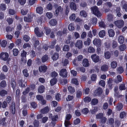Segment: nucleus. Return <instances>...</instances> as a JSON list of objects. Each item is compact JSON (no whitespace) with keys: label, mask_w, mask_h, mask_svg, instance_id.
Instances as JSON below:
<instances>
[{"label":"nucleus","mask_w":127,"mask_h":127,"mask_svg":"<svg viewBox=\"0 0 127 127\" xmlns=\"http://www.w3.org/2000/svg\"><path fill=\"white\" fill-rule=\"evenodd\" d=\"M98 35L100 37L102 38L105 35V31L104 30H102L100 31Z\"/></svg>","instance_id":"35"},{"label":"nucleus","mask_w":127,"mask_h":127,"mask_svg":"<svg viewBox=\"0 0 127 127\" xmlns=\"http://www.w3.org/2000/svg\"><path fill=\"white\" fill-rule=\"evenodd\" d=\"M88 52L89 53H93L95 51V49L93 47L90 46L88 49Z\"/></svg>","instance_id":"42"},{"label":"nucleus","mask_w":127,"mask_h":127,"mask_svg":"<svg viewBox=\"0 0 127 127\" xmlns=\"http://www.w3.org/2000/svg\"><path fill=\"white\" fill-rule=\"evenodd\" d=\"M111 67L113 68H115L117 65V63L115 61H113L111 64Z\"/></svg>","instance_id":"40"},{"label":"nucleus","mask_w":127,"mask_h":127,"mask_svg":"<svg viewBox=\"0 0 127 127\" xmlns=\"http://www.w3.org/2000/svg\"><path fill=\"white\" fill-rule=\"evenodd\" d=\"M101 69L102 71H108V66L106 64H103L101 67Z\"/></svg>","instance_id":"27"},{"label":"nucleus","mask_w":127,"mask_h":127,"mask_svg":"<svg viewBox=\"0 0 127 127\" xmlns=\"http://www.w3.org/2000/svg\"><path fill=\"white\" fill-rule=\"evenodd\" d=\"M59 57V54L57 52H55L53 55L52 57V58L53 60L56 61L58 59Z\"/></svg>","instance_id":"21"},{"label":"nucleus","mask_w":127,"mask_h":127,"mask_svg":"<svg viewBox=\"0 0 127 127\" xmlns=\"http://www.w3.org/2000/svg\"><path fill=\"white\" fill-rule=\"evenodd\" d=\"M6 9V6L5 4H1L0 5V9L2 10H4Z\"/></svg>","instance_id":"54"},{"label":"nucleus","mask_w":127,"mask_h":127,"mask_svg":"<svg viewBox=\"0 0 127 127\" xmlns=\"http://www.w3.org/2000/svg\"><path fill=\"white\" fill-rule=\"evenodd\" d=\"M43 8L41 6H38L36 7V11L37 13L41 14L43 13Z\"/></svg>","instance_id":"25"},{"label":"nucleus","mask_w":127,"mask_h":127,"mask_svg":"<svg viewBox=\"0 0 127 127\" xmlns=\"http://www.w3.org/2000/svg\"><path fill=\"white\" fill-rule=\"evenodd\" d=\"M72 39V36L70 35H68L67 39L65 41V43L67 44H70Z\"/></svg>","instance_id":"39"},{"label":"nucleus","mask_w":127,"mask_h":127,"mask_svg":"<svg viewBox=\"0 0 127 127\" xmlns=\"http://www.w3.org/2000/svg\"><path fill=\"white\" fill-rule=\"evenodd\" d=\"M28 17L25 16L24 17V19L25 22H31L33 18V16L31 14H28Z\"/></svg>","instance_id":"11"},{"label":"nucleus","mask_w":127,"mask_h":127,"mask_svg":"<svg viewBox=\"0 0 127 127\" xmlns=\"http://www.w3.org/2000/svg\"><path fill=\"white\" fill-rule=\"evenodd\" d=\"M62 11L61 7L60 6L58 7L57 8L55 12V14L56 16H57L58 15L59 13L60 12H61Z\"/></svg>","instance_id":"30"},{"label":"nucleus","mask_w":127,"mask_h":127,"mask_svg":"<svg viewBox=\"0 0 127 127\" xmlns=\"http://www.w3.org/2000/svg\"><path fill=\"white\" fill-rule=\"evenodd\" d=\"M98 111L97 108V107H95L93 109L91 110L90 112L92 114H95V113Z\"/></svg>","instance_id":"41"},{"label":"nucleus","mask_w":127,"mask_h":127,"mask_svg":"<svg viewBox=\"0 0 127 127\" xmlns=\"http://www.w3.org/2000/svg\"><path fill=\"white\" fill-rule=\"evenodd\" d=\"M30 90V87H27L25 90L23 91L22 93L24 95H26L27 94H28Z\"/></svg>","instance_id":"50"},{"label":"nucleus","mask_w":127,"mask_h":127,"mask_svg":"<svg viewBox=\"0 0 127 127\" xmlns=\"http://www.w3.org/2000/svg\"><path fill=\"white\" fill-rule=\"evenodd\" d=\"M108 33L109 36L110 37H113L115 35V32L114 30L112 29H110L108 31Z\"/></svg>","instance_id":"24"},{"label":"nucleus","mask_w":127,"mask_h":127,"mask_svg":"<svg viewBox=\"0 0 127 127\" xmlns=\"http://www.w3.org/2000/svg\"><path fill=\"white\" fill-rule=\"evenodd\" d=\"M82 95V93L81 91L80 90L77 91L76 93V97L78 98H80Z\"/></svg>","instance_id":"52"},{"label":"nucleus","mask_w":127,"mask_h":127,"mask_svg":"<svg viewBox=\"0 0 127 127\" xmlns=\"http://www.w3.org/2000/svg\"><path fill=\"white\" fill-rule=\"evenodd\" d=\"M6 21L8 24L9 25L12 24L13 22V20L12 18L9 17L7 18Z\"/></svg>","instance_id":"58"},{"label":"nucleus","mask_w":127,"mask_h":127,"mask_svg":"<svg viewBox=\"0 0 127 127\" xmlns=\"http://www.w3.org/2000/svg\"><path fill=\"white\" fill-rule=\"evenodd\" d=\"M49 111V108L48 106H46L41 110V112L43 114L47 113Z\"/></svg>","instance_id":"19"},{"label":"nucleus","mask_w":127,"mask_h":127,"mask_svg":"<svg viewBox=\"0 0 127 127\" xmlns=\"http://www.w3.org/2000/svg\"><path fill=\"white\" fill-rule=\"evenodd\" d=\"M7 94V92L4 89L0 91V95L2 97L4 96Z\"/></svg>","instance_id":"29"},{"label":"nucleus","mask_w":127,"mask_h":127,"mask_svg":"<svg viewBox=\"0 0 127 127\" xmlns=\"http://www.w3.org/2000/svg\"><path fill=\"white\" fill-rule=\"evenodd\" d=\"M28 72V70L27 68H25L23 70L22 72L23 75L26 77L27 78L29 76V74Z\"/></svg>","instance_id":"32"},{"label":"nucleus","mask_w":127,"mask_h":127,"mask_svg":"<svg viewBox=\"0 0 127 127\" xmlns=\"http://www.w3.org/2000/svg\"><path fill=\"white\" fill-rule=\"evenodd\" d=\"M18 83L19 86L21 88H24L27 85V81H25V80L22 79H19L18 81Z\"/></svg>","instance_id":"3"},{"label":"nucleus","mask_w":127,"mask_h":127,"mask_svg":"<svg viewBox=\"0 0 127 127\" xmlns=\"http://www.w3.org/2000/svg\"><path fill=\"white\" fill-rule=\"evenodd\" d=\"M20 90L19 89L17 90L16 93L15 95V98L16 99L19 100L20 97Z\"/></svg>","instance_id":"34"},{"label":"nucleus","mask_w":127,"mask_h":127,"mask_svg":"<svg viewBox=\"0 0 127 127\" xmlns=\"http://www.w3.org/2000/svg\"><path fill=\"white\" fill-rule=\"evenodd\" d=\"M126 48V46L125 44H123L120 46L119 49L121 51H124Z\"/></svg>","instance_id":"51"},{"label":"nucleus","mask_w":127,"mask_h":127,"mask_svg":"<svg viewBox=\"0 0 127 127\" xmlns=\"http://www.w3.org/2000/svg\"><path fill=\"white\" fill-rule=\"evenodd\" d=\"M49 58L48 56L47 55H45L43 56L41 58L42 61V63H44L48 60Z\"/></svg>","instance_id":"28"},{"label":"nucleus","mask_w":127,"mask_h":127,"mask_svg":"<svg viewBox=\"0 0 127 127\" xmlns=\"http://www.w3.org/2000/svg\"><path fill=\"white\" fill-rule=\"evenodd\" d=\"M70 7L71 10L76 11L77 9V7L76 3L73 2H70Z\"/></svg>","instance_id":"15"},{"label":"nucleus","mask_w":127,"mask_h":127,"mask_svg":"<svg viewBox=\"0 0 127 127\" xmlns=\"http://www.w3.org/2000/svg\"><path fill=\"white\" fill-rule=\"evenodd\" d=\"M80 15L83 16V17H86L87 16L86 12L84 10H82L80 11Z\"/></svg>","instance_id":"60"},{"label":"nucleus","mask_w":127,"mask_h":127,"mask_svg":"<svg viewBox=\"0 0 127 127\" xmlns=\"http://www.w3.org/2000/svg\"><path fill=\"white\" fill-rule=\"evenodd\" d=\"M93 43L96 47H100L102 45L101 40L99 39H95L93 41Z\"/></svg>","instance_id":"7"},{"label":"nucleus","mask_w":127,"mask_h":127,"mask_svg":"<svg viewBox=\"0 0 127 127\" xmlns=\"http://www.w3.org/2000/svg\"><path fill=\"white\" fill-rule=\"evenodd\" d=\"M82 64L83 66L85 67H87L89 66L88 60L87 59H84L83 61Z\"/></svg>","instance_id":"16"},{"label":"nucleus","mask_w":127,"mask_h":127,"mask_svg":"<svg viewBox=\"0 0 127 127\" xmlns=\"http://www.w3.org/2000/svg\"><path fill=\"white\" fill-rule=\"evenodd\" d=\"M34 41L33 46L34 48L35 49L39 44V41L38 40L35 39V40H34Z\"/></svg>","instance_id":"59"},{"label":"nucleus","mask_w":127,"mask_h":127,"mask_svg":"<svg viewBox=\"0 0 127 127\" xmlns=\"http://www.w3.org/2000/svg\"><path fill=\"white\" fill-rule=\"evenodd\" d=\"M98 100L97 99L95 98H94L92 99L91 103L93 105H95L98 103Z\"/></svg>","instance_id":"49"},{"label":"nucleus","mask_w":127,"mask_h":127,"mask_svg":"<svg viewBox=\"0 0 127 127\" xmlns=\"http://www.w3.org/2000/svg\"><path fill=\"white\" fill-rule=\"evenodd\" d=\"M99 26L101 28H104L106 25L105 23L103 21H101L99 23Z\"/></svg>","instance_id":"64"},{"label":"nucleus","mask_w":127,"mask_h":127,"mask_svg":"<svg viewBox=\"0 0 127 127\" xmlns=\"http://www.w3.org/2000/svg\"><path fill=\"white\" fill-rule=\"evenodd\" d=\"M47 69V66L45 65H41L38 68L39 71L40 73H45L46 72Z\"/></svg>","instance_id":"9"},{"label":"nucleus","mask_w":127,"mask_h":127,"mask_svg":"<svg viewBox=\"0 0 127 127\" xmlns=\"http://www.w3.org/2000/svg\"><path fill=\"white\" fill-rule=\"evenodd\" d=\"M6 101L8 104H10V103L11 104L12 101H13L11 97L10 96H8L7 97L6 99Z\"/></svg>","instance_id":"22"},{"label":"nucleus","mask_w":127,"mask_h":127,"mask_svg":"<svg viewBox=\"0 0 127 127\" xmlns=\"http://www.w3.org/2000/svg\"><path fill=\"white\" fill-rule=\"evenodd\" d=\"M45 31V33L46 35L49 34L51 32V29L48 27H45L44 28Z\"/></svg>","instance_id":"37"},{"label":"nucleus","mask_w":127,"mask_h":127,"mask_svg":"<svg viewBox=\"0 0 127 127\" xmlns=\"http://www.w3.org/2000/svg\"><path fill=\"white\" fill-rule=\"evenodd\" d=\"M13 55L14 56H17L19 53V51L18 49L16 48L14 49L13 50Z\"/></svg>","instance_id":"46"},{"label":"nucleus","mask_w":127,"mask_h":127,"mask_svg":"<svg viewBox=\"0 0 127 127\" xmlns=\"http://www.w3.org/2000/svg\"><path fill=\"white\" fill-rule=\"evenodd\" d=\"M6 86V83L5 81L3 80L0 83V86L1 87L4 88Z\"/></svg>","instance_id":"48"},{"label":"nucleus","mask_w":127,"mask_h":127,"mask_svg":"<svg viewBox=\"0 0 127 127\" xmlns=\"http://www.w3.org/2000/svg\"><path fill=\"white\" fill-rule=\"evenodd\" d=\"M57 81V79L56 78H53L51 79L50 81V83L51 86H52L56 84Z\"/></svg>","instance_id":"20"},{"label":"nucleus","mask_w":127,"mask_h":127,"mask_svg":"<svg viewBox=\"0 0 127 127\" xmlns=\"http://www.w3.org/2000/svg\"><path fill=\"white\" fill-rule=\"evenodd\" d=\"M91 57L93 61L95 63L98 62L99 61V56L97 55L96 54L92 55Z\"/></svg>","instance_id":"10"},{"label":"nucleus","mask_w":127,"mask_h":127,"mask_svg":"<svg viewBox=\"0 0 127 127\" xmlns=\"http://www.w3.org/2000/svg\"><path fill=\"white\" fill-rule=\"evenodd\" d=\"M117 72L120 74H121L124 71V69L123 67L122 66L119 67L117 69Z\"/></svg>","instance_id":"33"},{"label":"nucleus","mask_w":127,"mask_h":127,"mask_svg":"<svg viewBox=\"0 0 127 127\" xmlns=\"http://www.w3.org/2000/svg\"><path fill=\"white\" fill-rule=\"evenodd\" d=\"M104 114L103 113H100L96 115V118L97 119H101L103 117Z\"/></svg>","instance_id":"47"},{"label":"nucleus","mask_w":127,"mask_h":127,"mask_svg":"<svg viewBox=\"0 0 127 127\" xmlns=\"http://www.w3.org/2000/svg\"><path fill=\"white\" fill-rule=\"evenodd\" d=\"M39 121H38L36 120H35L33 123L34 127H39Z\"/></svg>","instance_id":"43"},{"label":"nucleus","mask_w":127,"mask_h":127,"mask_svg":"<svg viewBox=\"0 0 127 127\" xmlns=\"http://www.w3.org/2000/svg\"><path fill=\"white\" fill-rule=\"evenodd\" d=\"M62 85H64L67 84V79H63L60 81Z\"/></svg>","instance_id":"63"},{"label":"nucleus","mask_w":127,"mask_h":127,"mask_svg":"<svg viewBox=\"0 0 127 127\" xmlns=\"http://www.w3.org/2000/svg\"><path fill=\"white\" fill-rule=\"evenodd\" d=\"M102 89L101 88L99 87L97 90L96 95H100L102 94Z\"/></svg>","instance_id":"55"},{"label":"nucleus","mask_w":127,"mask_h":127,"mask_svg":"<svg viewBox=\"0 0 127 127\" xmlns=\"http://www.w3.org/2000/svg\"><path fill=\"white\" fill-rule=\"evenodd\" d=\"M9 57L8 54L7 53L1 52L0 54V59L4 61L7 60Z\"/></svg>","instance_id":"4"},{"label":"nucleus","mask_w":127,"mask_h":127,"mask_svg":"<svg viewBox=\"0 0 127 127\" xmlns=\"http://www.w3.org/2000/svg\"><path fill=\"white\" fill-rule=\"evenodd\" d=\"M91 80L92 81H95L97 79V75L96 74H93L91 77Z\"/></svg>","instance_id":"44"},{"label":"nucleus","mask_w":127,"mask_h":127,"mask_svg":"<svg viewBox=\"0 0 127 127\" xmlns=\"http://www.w3.org/2000/svg\"><path fill=\"white\" fill-rule=\"evenodd\" d=\"M91 10L93 14L97 17H100L101 16V14L100 13L98 8L96 6L92 7L91 8Z\"/></svg>","instance_id":"1"},{"label":"nucleus","mask_w":127,"mask_h":127,"mask_svg":"<svg viewBox=\"0 0 127 127\" xmlns=\"http://www.w3.org/2000/svg\"><path fill=\"white\" fill-rule=\"evenodd\" d=\"M45 88L43 85H42L40 86L38 89V91L39 93H42L44 92Z\"/></svg>","instance_id":"26"},{"label":"nucleus","mask_w":127,"mask_h":127,"mask_svg":"<svg viewBox=\"0 0 127 127\" xmlns=\"http://www.w3.org/2000/svg\"><path fill=\"white\" fill-rule=\"evenodd\" d=\"M104 56L106 59H109L111 57V53L109 51H107L104 52Z\"/></svg>","instance_id":"18"},{"label":"nucleus","mask_w":127,"mask_h":127,"mask_svg":"<svg viewBox=\"0 0 127 127\" xmlns=\"http://www.w3.org/2000/svg\"><path fill=\"white\" fill-rule=\"evenodd\" d=\"M75 46L79 49H80L82 48L83 44L81 40H78L75 44Z\"/></svg>","instance_id":"12"},{"label":"nucleus","mask_w":127,"mask_h":127,"mask_svg":"<svg viewBox=\"0 0 127 127\" xmlns=\"http://www.w3.org/2000/svg\"><path fill=\"white\" fill-rule=\"evenodd\" d=\"M119 90L121 91L125 90L126 89L125 84H120L119 87Z\"/></svg>","instance_id":"45"},{"label":"nucleus","mask_w":127,"mask_h":127,"mask_svg":"<svg viewBox=\"0 0 127 127\" xmlns=\"http://www.w3.org/2000/svg\"><path fill=\"white\" fill-rule=\"evenodd\" d=\"M11 85L14 91L16 90L17 86L16 82L14 79H12L11 81Z\"/></svg>","instance_id":"17"},{"label":"nucleus","mask_w":127,"mask_h":127,"mask_svg":"<svg viewBox=\"0 0 127 127\" xmlns=\"http://www.w3.org/2000/svg\"><path fill=\"white\" fill-rule=\"evenodd\" d=\"M114 23L116 26L119 28H121L124 26V22L123 20H118L114 21Z\"/></svg>","instance_id":"2"},{"label":"nucleus","mask_w":127,"mask_h":127,"mask_svg":"<svg viewBox=\"0 0 127 127\" xmlns=\"http://www.w3.org/2000/svg\"><path fill=\"white\" fill-rule=\"evenodd\" d=\"M59 75L63 78H66L67 76V70L66 69L63 68L60 71Z\"/></svg>","instance_id":"8"},{"label":"nucleus","mask_w":127,"mask_h":127,"mask_svg":"<svg viewBox=\"0 0 127 127\" xmlns=\"http://www.w3.org/2000/svg\"><path fill=\"white\" fill-rule=\"evenodd\" d=\"M123 105L121 103H119L116 107V109L117 110L120 111L122 108Z\"/></svg>","instance_id":"36"},{"label":"nucleus","mask_w":127,"mask_h":127,"mask_svg":"<svg viewBox=\"0 0 127 127\" xmlns=\"http://www.w3.org/2000/svg\"><path fill=\"white\" fill-rule=\"evenodd\" d=\"M64 30L63 32L62 31H59L57 32V35L58 37H61L62 36L63 34H64Z\"/></svg>","instance_id":"62"},{"label":"nucleus","mask_w":127,"mask_h":127,"mask_svg":"<svg viewBox=\"0 0 127 127\" xmlns=\"http://www.w3.org/2000/svg\"><path fill=\"white\" fill-rule=\"evenodd\" d=\"M122 77L120 75H118L117 76V78L115 79L114 82L117 84L119 83L122 82Z\"/></svg>","instance_id":"14"},{"label":"nucleus","mask_w":127,"mask_h":127,"mask_svg":"<svg viewBox=\"0 0 127 127\" xmlns=\"http://www.w3.org/2000/svg\"><path fill=\"white\" fill-rule=\"evenodd\" d=\"M82 112L84 114L86 115L89 113V111L87 108H85L82 110Z\"/></svg>","instance_id":"56"},{"label":"nucleus","mask_w":127,"mask_h":127,"mask_svg":"<svg viewBox=\"0 0 127 127\" xmlns=\"http://www.w3.org/2000/svg\"><path fill=\"white\" fill-rule=\"evenodd\" d=\"M124 41V39L123 36L122 35L120 36L118 39V41L120 44H122L123 43Z\"/></svg>","instance_id":"38"},{"label":"nucleus","mask_w":127,"mask_h":127,"mask_svg":"<svg viewBox=\"0 0 127 127\" xmlns=\"http://www.w3.org/2000/svg\"><path fill=\"white\" fill-rule=\"evenodd\" d=\"M57 21L55 19H52L49 22L50 24L52 26H55L57 24Z\"/></svg>","instance_id":"31"},{"label":"nucleus","mask_w":127,"mask_h":127,"mask_svg":"<svg viewBox=\"0 0 127 127\" xmlns=\"http://www.w3.org/2000/svg\"><path fill=\"white\" fill-rule=\"evenodd\" d=\"M68 91L70 94H73L75 92V89L74 87L71 86H69L68 87Z\"/></svg>","instance_id":"23"},{"label":"nucleus","mask_w":127,"mask_h":127,"mask_svg":"<svg viewBox=\"0 0 127 127\" xmlns=\"http://www.w3.org/2000/svg\"><path fill=\"white\" fill-rule=\"evenodd\" d=\"M63 50L65 51H68L69 50V46L67 45H65L63 48Z\"/></svg>","instance_id":"61"},{"label":"nucleus","mask_w":127,"mask_h":127,"mask_svg":"<svg viewBox=\"0 0 127 127\" xmlns=\"http://www.w3.org/2000/svg\"><path fill=\"white\" fill-rule=\"evenodd\" d=\"M9 109L13 115L15 113L16 109L15 108V105L14 101H12L9 107Z\"/></svg>","instance_id":"5"},{"label":"nucleus","mask_w":127,"mask_h":127,"mask_svg":"<svg viewBox=\"0 0 127 127\" xmlns=\"http://www.w3.org/2000/svg\"><path fill=\"white\" fill-rule=\"evenodd\" d=\"M71 82L72 83L76 85H79L78 81L76 78H73L71 80Z\"/></svg>","instance_id":"53"},{"label":"nucleus","mask_w":127,"mask_h":127,"mask_svg":"<svg viewBox=\"0 0 127 127\" xmlns=\"http://www.w3.org/2000/svg\"><path fill=\"white\" fill-rule=\"evenodd\" d=\"M34 32L36 35L38 37L42 36L43 35V32H40L39 31V28L38 27H36L34 29Z\"/></svg>","instance_id":"13"},{"label":"nucleus","mask_w":127,"mask_h":127,"mask_svg":"<svg viewBox=\"0 0 127 127\" xmlns=\"http://www.w3.org/2000/svg\"><path fill=\"white\" fill-rule=\"evenodd\" d=\"M27 54V52L24 50L21 51V61L23 62L25 61V62H26V55Z\"/></svg>","instance_id":"6"},{"label":"nucleus","mask_w":127,"mask_h":127,"mask_svg":"<svg viewBox=\"0 0 127 127\" xmlns=\"http://www.w3.org/2000/svg\"><path fill=\"white\" fill-rule=\"evenodd\" d=\"M91 39L89 38H88L87 40L84 42V44L85 45L89 46L91 42Z\"/></svg>","instance_id":"57"}]
</instances>
